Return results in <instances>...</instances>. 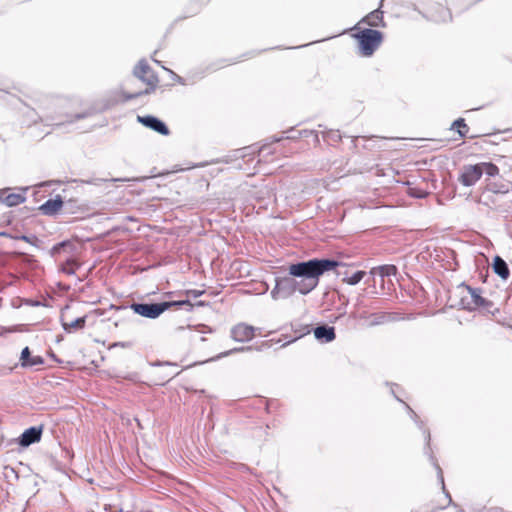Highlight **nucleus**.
Returning a JSON list of instances; mask_svg holds the SVG:
<instances>
[{
	"label": "nucleus",
	"mask_w": 512,
	"mask_h": 512,
	"mask_svg": "<svg viewBox=\"0 0 512 512\" xmlns=\"http://www.w3.org/2000/svg\"><path fill=\"white\" fill-rule=\"evenodd\" d=\"M340 262L333 259H310L289 266V275L276 279L275 287L271 291L274 300L286 299L296 291L306 295L314 290L319 277L327 271L340 266Z\"/></svg>",
	"instance_id": "1"
},
{
	"label": "nucleus",
	"mask_w": 512,
	"mask_h": 512,
	"mask_svg": "<svg viewBox=\"0 0 512 512\" xmlns=\"http://www.w3.org/2000/svg\"><path fill=\"white\" fill-rule=\"evenodd\" d=\"M133 74L136 78L147 84L148 88L142 91H136L133 93L124 92L125 100H132L142 95H147L153 92L159 82V79L155 72L151 69L148 62L145 59H141L133 70Z\"/></svg>",
	"instance_id": "2"
},
{
	"label": "nucleus",
	"mask_w": 512,
	"mask_h": 512,
	"mask_svg": "<svg viewBox=\"0 0 512 512\" xmlns=\"http://www.w3.org/2000/svg\"><path fill=\"white\" fill-rule=\"evenodd\" d=\"M359 42L360 52L363 56H371L381 45L382 32L370 28L363 29L354 35Z\"/></svg>",
	"instance_id": "3"
},
{
	"label": "nucleus",
	"mask_w": 512,
	"mask_h": 512,
	"mask_svg": "<svg viewBox=\"0 0 512 512\" xmlns=\"http://www.w3.org/2000/svg\"><path fill=\"white\" fill-rule=\"evenodd\" d=\"M75 245L69 240L62 241L55 244L50 249V255L52 257H59L61 255L66 256L65 262L61 265V271L67 275L75 274V267L77 266L76 261L71 259L69 256L72 254Z\"/></svg>",
	"instance_id": "4"
},
{
	"label": "nucleus",
	"mask_w": 512,
	"mask_h": 512,
	"mask_svg": "<svg viewBox=\"0 0 512 512\" xmlns=\"http://www.w3.org/2000/svg\"><path fill=\"white\" fill-rule=\"evenodd\" d=\"M463 289L467 292L466 295L461 297V305L464 309L472 311L482 307L485 310L490 311L493 303L481 296L480 289L472 288L471 286L464 284Z\"/></svg>",
	"instance_id": "5"
},
{
	"label": "nucleus",
	"mask_w": 512,
	"mask_h": 512,
	"mask_svg": "<svg viewBox=\"0 0 512 512\" xmlns=\"http://www.w3.org/2000/svg\"><path fill=\"white\" fill-rule=\"evenodd\" d=\"M166 305L160 303H132L130 309L135 314L149 319H156L166 311Z\"/></svg>",
	"instance_id": "6"
},
{
	"label": "nucleus",
	"mask_w": 512,
	"mask_h": 512,
	"mask_svg": "<svg viewBox=\"0 0 512 512\" xmlns=\"http://www.w3.org/2000/svg\"><path fill=\"white\" fill-rule=\"evenodd\" d=\"M481 178V170L477 164L463 167L459 176V182L466 186H473Z\"/></svg>",
	"instance_id": "7"
},
{
	"label": "nucleus",
	"mask_w": 512,
	"mask_h": 512,
	"mask_svg": "<svg viewBox=\"0 0 512 512\" xmlns=\"http://www.w3.org/2000/svg\"><path fill=\"white\" fill-rule=\"evenodd\" d=\"M255 330L251 325L239 323L232 327L231 338L237 342H248L253 339Z\"/></svg>",
	"instance_id": "8"
},
{
	"label": "nucleus",
	"mask_w": 512,
	"mask_h": 512,
	"mask_svg": "<svg viewBox=\"0 0 512 512\" xmlns=\"http://www.w3.org/2000/svg\"><path fill=\"white\" fill-rule=\"evenodd\" d=\"M138 121L140 123H142L144 126L158 132L161 135L166 136L169 134V129L166 126V124L162 120L158 119L157 117L150 116V115L138 116Z\"/></svg>",
	"instance_id": "9"
},
{
	"label": "nucleus",
	"mask_w": 512,
	"mask_h": 512,
	"mask_svg": "<svg viewBox=\"0 0 512 512\" xmlns=\"http://www.w3.org/2000/svg\"><path fill=\"white\" fill-rule=\"evenodd\" d=\"M42 435V426H32L26 429L19 437V444L22 447H28L31 444L39 442Z\"/></svg>",
	"instance_id": "10"
},
{
	"label": "nucleus",
	"mask_w": 512,
	"mask_h": 512,
	"mask_svg": "<svg viewBox=\"0 0 512 512\" xmlns=\"http://www.w3.org/2000/svg\"><path fill=\"white\" fill-rule=\"evenodd\" d=\"M63 206V199L60 195H56L54 198L48 199L44 202L39 210L43 215L54 216L56 215Z\"/></svg>",
	"instance_id": "11"
},
{
	"label": "nucleus",
	"mask_w": 512,
	"mask_h": 512,
	"mask_svg": "<svg viewBox=\"0 0 512 512\" xmlns=\"http://www.w3.org/2000/svg\"><path fill=\"white\" fill-rule=\"evenodd\" d=\"M383 1L384 0L380 1L379 8L373 10L368 15H366L361 20V22L365 23V24H367L368 26H371V27H380V26L384 27L385 23H384V19H383V11L381 10V7L383 5Z\"/></svg>",
	"instance_id": "12"
},
{
	"label": "nucleus",
	"mask_w": 512,
	"mask_h": 512,
	"mask_svg": "<svg viewBox=\"0 0 512 512\" xmlns=\"http://www.w3.org/2000/svg\"><path fill=\"white\" fill-rule=\"evenodd\" d=\"M20 363L23 368H31L44 364V359L41 356H31L29 347H25L21 352Z\"/></svg>",
	"instance_id": "13"
},
{
	"label": "nucleus",
	"mask_w": 512,
	"mask_h": 512,
	"mask_svg": "<svg viewBox=\"0 0 512 512\" xmlns=\"http://www.w3.org/2000/svg\"><path fill=\"white\" fill-rule=\"evenodd\" d=\"M314 336L317 340L328 343L335 339V329L332 326L321 325L314 329Z\"/></svg>",
	"instance_id": "14"
},
{
	"label": "nucleus",
	"mask_w": 512,
	"mask_h": 512,
	"mask_svg": "<svg viewBox=\"0 0 512 512\" xmlns=\"http://www.w3.org/2000/svg\"><path fill=\"white\" fill-rule=\"evenodd\" d=\"M25 200L26 197L21 193H8V190L0 191V201L9 207L17 206Z\"/></svg>",
	"instance_id": "15"
},
{
	"label": "nucleus",
	"mask_w": 512,
	"mask_h": 512,
	"mask_svg": "<svg viewBox=\"0 0 512 512\" xmlns=\"http://www.w3.org/2000/svg\"><path fill=\"white\" fill-rule=\"evenodd\" d=\"M492 267L493 271L502 279H507L509 277L510 271L508 265L500 256L494 257Z\"/></svg>",
	"instance_id": "16"
},
{
	"label": "nucleus",
	"mask_w": 512,
	"mask_h": 512,
	"mask_svg": "<svg viewBox=\"0 0 512 512\" xmlns=\"http://www.w3.org/2000/svg\"><path fill=\"white\" fill-rule=\"evenodd\" d=\"M406 409L408 410L410 417L414 420L416 425L423 431V434L425 436L426 440V446L427 449L430 450V441H431V435L428 429L425 428L423 421L420 420L419 416L416 414V412L406 403H404Z\"/></svg>",
	"instance_id": "17"
},
{
	"label": "nucleus",
	"mask_w": 512,
	"mask_h": 512,
	"mask_svg": "<svg viewBox=\"0 0 512 512\" xmlns=\"http://www.w3.org/2000/svg\"><path fill=\"white\" fill-rule=\"evenodd\" d=\"M88 114L87 113H81V114H76L74 115L72 118H68L66 120H62V119H55L53 117H46L45 118V122L47 125H51V126H61L65 123H72L76 120H79V119H82V118H85L87 117Z\"/></svg>",
	"instance_id": "18"
},
{
	"label": "nucleus",
	"mask_w": 512,
	"mask_h": 512,
	"mask_svg": "<svg viewBox=\"0 0 512 512\" xmlns=\"http://www.w3.org/2000/svg\"><path fill=\"white\" fill-rule=\"evenodd\" d=\"M429 458H430L431 463L433 464V466H434V467L436 468V470H437L438 480H439L440 484L442 485V489H443V491L445 492L446 497L448 498V504H451V503H452L451 496H450V494L445 490L444 477H443L442 469H441V467L439 466V464L437 463V461H436V459H435L434 455L432 454V452H429Z\"/></svg>",
	"instance_id": "19"
},
{
	"label": "nucleus",
	"mask_w": 512,
	"mask_h": 512,
	"mask_svg": "<svg viewBox=\"0 0 512 512\" xmlns=\"http://www.w3.org/2000/svg\"><path fill=\"white\" fill-rule=\"evenodd\" d=\"M481 170V176L486 174L490 177H495L499 174V168L491 162H481L477 164Z\"/></svg>",
	"instance_id": "20"
},
{
	"label": "nucleus",
	"mask_w": 512,
	"mask_h": 512,
	"mask_svg": "<svg viewBox=\"0 0 512 512\" xmlns=\"http://www.w3.org/2000/svg\"><path fill=\"white\" fill-rule=\"evenodd\" d=\"M86 318L85 317H79L74 319L71 322L63 323V328L67 332H72L78 329H82L85 326Z\"/></svg>",
	"instance_id": "21"
},
{
	"label": "nucleus",
	"mask_w": 512,
	"mask_h": 512,
	"mask_svg": "<svg viewBox=\"0 0 512 512\" xmlns=\"http://www.w3.org/2000/svg\"><path fill=\"white\" fill-rule=\"evenodd\" d=\"M366 275L365 271H356L351 276H348L345 274L342 281L349 284V285H356L358 284Z\"/></svg>",
	"instance_id": "22"
},
{
	"label": "nucleus",
	"mask_w": 512,
	"mask_h": 512,
	"mask_svg": "<svg viewBox=\"0 0 512 512\" xmlns=\"http://www.w3.org/2000/svg\"><path fill=\"white\" fill-rule=\"evenodd\" d=\"M161 304H165L167 306L166 311L172 307H182V306H186L187 311H192V309H193V304L188 299L178 300V301H164V302H161Z\"/></svg>",
	"instance_id": "23"
},
{
	"label": "nucleus",
	"mask_w": 512,
	"mask_h": 512,
	"mask_svg": "<svg viewBox=\"0 0 512 512\" xmlns=\"http://www.w3.org/2000/svg\"><path fill=\"white\" fill-rule=\"evenodd\" d=\"M253 349L252 346H242V347H236V348H233V349H230V350H227L225 352H222L220 353L219 355H217L215 358H212L211 361L213 360H217V359H221V358H224V357H227V356H230L232 354H235V353H240V352H245V351H251Z\"/></svg>",
	"instance_id": "24"
},
{
	"label": "nucleus",
	"mask_w": 512,
	"mask_h": 512,
	"mask_svg": "<svg viewBox=\"0 0 512 512\" xmlns=\"http://www.w3.org/2000/svg\"><path fill=\"white\" fill-rule=\"evenodd\" d=\"M379 275L384 277L395 276L397 274V267L395 265H381L377 266Z\"/></svg>",
	"instance_id": "25"
},
{
	"label": "nucleus",
	"mask_w": 512,
	"mask_h": 512,
	"mask_svg": "<svg viewBox=\"0 0 512 512\" xmlns=\"http://www.w3.org/2000/svg\"><path fill=\"white\" fill-rule=\"evenodd\" d=\"M438 9L440 11L439 15H432L431 19L436 22H445L448 20H451V14L448 9L442 7L441 5L438 6Z\"/></svg>",
	"instance_id": "26"
},
{
	"label": "nucleus",
	"mask_w": 512,
	"mask_h": 512,
	"mask_svg": "<svg viewBox=\"0 0 512 512\" xmlns=\"http://www.w3.org/2000/svg\"><path fill=\"white\" fill-rule=\"evenodd\" d=\"M452 128H457L460 137H465L468 132V126L463 118H458L452 124Z\"/></svg>",
	"instance_id": "27"
},
{
	"label": "nucleus",
	"mask_w": 512,
	"mask_h": 512,
	"mask_svg": "<svg viewBox=\"0 0 512 512\" xmlns=\"http://www.w3.org/2000/svg\"><path fill=\"white\" fill-rule=\"evenodd\" d=\"M106 181L107 180L103 179V178H91V179H87V180H81L82 183L89 184V185H95V186H99L103 182H106Z\"/></svg>",
	"instance_id": "28"
},
{
	"label": "nucleus",
	"mask_w": 512,
	"mask_h": 512,
	"mask_svg": "<svg viewBox=\"0 0 512 512\" xmlns=\"http://www.w3.org/2000/svg\"><path fill=\"white\" fill-rule=\"evenodd\" d=\"M409 195L415 198H424L427 193L422 190H417L416 188H409Z\"/></svg>",
	"instance_id": "29"
},
{
	"label": "nucleus",
	"mask_w": 512,
	"mask_h": 512,
	"mask_svg": "<svg viewBox=\"0 0 512 512\" xmlns=\"http://www.w3.org/2000/svg\"><path fill=\"white\" fill-rule=\"evenodd\" d=\"M15 239L25 241V242L30 243L32 245H34L35 242L38 240L37 237L34 236V235H32V236L20 235V236H16Z\"/></svg>",
	"instance_id": "30"
},
{
	"label": "nucleus",
	"mask_w": 512,
	"mask_h": 512,
	"mask_svg": "<svg viewBox=\"0 0 512 512\" xmlns=\"http://www.w3.org/2000/svg\"><path fill=\"white\" fill-rule=\"evenodd\" d=\"M203 294H204L203 290L190 289V290L186 291V295L193 297V298H197Z\"/></svg>",
	"instance_id": "31"
},
{
	"label": "nucleus",
	"mask_w": 512,
	"mask_h": 512,
	"mask_svg": "<svg viewBox=\"0 0 512 512\" xmlns=\"http://www.w3.org/2000/svg\"><path fill=\"white\" fill-rule=\"evenodd\" d=\"M386 316L384 314L377 316V319L373 322V324H380L384 322Z\"/></svg>",
	"instance_id": "32"
},
{
	"label": "nucleus",
	"mask_w": 512,
	"mask_h": 512,
	"mask_svg": "<svg viewBox=\"0 0 512 512\" xmlns=\"http://www.w3.org/2000/svg\"><path fill=\"white\" fill-rule=\"evenodd\" d=\"M369 274H370L372 277H375L376 275H379V270L377 269V267H373V268L369 271Z\"/></svg>",
	"instance_id": "33"
},
{
	"label": "nucleus",
	"mask_w": 512,
	"mask_h": 512,
	"mask_svg": "<svg viewBox=\"0 0 512 512\" xmlns=\"http://www.w3.org/2000/svg\"><path fill=\"white\" fill-rule=\"evenodd\" d=\"M110 181H113V182H126V181H129V179L128 178H113Z\"/></svg>",
	"instance_id": "34"
},
{
	"label": "nucleus",
	"mask_w": 512,
	"mask_h": 512,
	"mask_svg": "<svg viewBox=\"0 0 512 512\" xmlns=\"http://www.w3.org/2000/svg\"><path fill=\"white\" fill-rule=\"evenodd\" d=\"M260 193L263 194V195L267 194L269 196L270 195V190L267 187H265L264 190L260 191Z\"/></svg>",
	"instance_id": "35"
},
{
	"label": "nucleus",
	"mask_w": 512,
	"mask_h": 512,
	"mask_svg": "<svg viewBox=\"0 0 512 512\" xmlns=\"http://www.w3.org/2000/svg\"><path fill=\"white\" fill-rule=\"evenodd\" d=\"M391 392H392V394L395 396L396 400H398V401H400V402L404 403V402H403V401H402V400H401V399H400V398L395 394V391H394V389H393V388L391 389Z\"/></svg>",
	"instance_id": "36"
},
{
	"label": "nucleus",
	"mask_w": 512,
	"mask_h": 512,
	"mask_svg": "<svg viewBox=\"0 0 512 512\" xmlns=\"http://www.w3.org/2000/svg\"><path fill=\"white\" fill-rule=\"evenodd\" d=\"M197 305H198V306H203V305H204V302L199 301V302L197 303Z\"/></svg>",
	"instance_id": "37"
}]
</instances>
